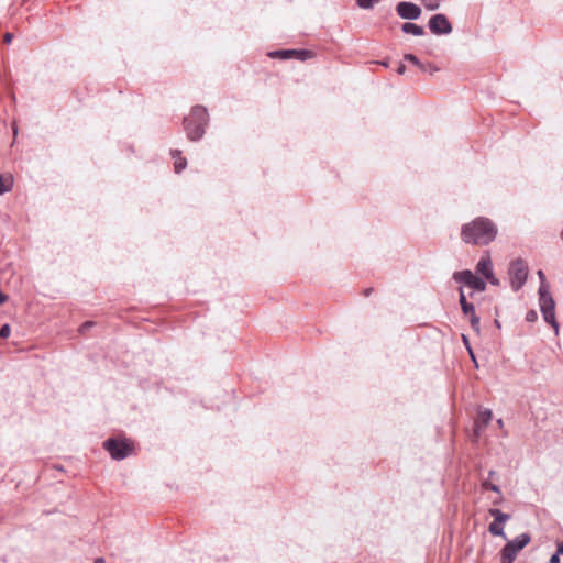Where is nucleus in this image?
I'll list each match as a JSON object with an SVG mask.
<instances>
[{"label":"nucleus","mask_w":563,"mask_h":563,"mask_svg":"<svg viewBox=\"0 0 563 563\" xmlns=\"http://www.w3.org/2000/svg\"><path fill=\"white\" fill-rule=\"evenodd\" d=\"M12 37L13 35L11 33H7L4 35V42L9 44L12 41Z\"/></svg>","instance_id":"nucleus-37"},{"label":"nucleus","mask_w":563,"mask_h":563,"mask_svg":"<svg viewBox=\"0 0 563 563\" xmlns=\"http://www.w3.org/2000/svg\"><path fill=\"white\" fill-rule=\"evenodd\" d=\"M103 449L110 454V456L115 461H121L128 457L134 446L133 443L129 439H117L109 438L103 442Z\"/></svg>","instance_id":"nucleus-4"},{"label":"nucleus","mask_w":563,"mask_h":563,"mask_svg":"<svg viewBox=\"0 0 563 563\" xmlns=\"http://www.w3.org/2000/svg\"><path fill=\"white\" fill-rule=\"evenodd\" d=\"M271 58H279L283 60L294 58L295 49H277L268 53Z\"/></svg>","instance_id":"nucleus-15"},{"label":"nucleus","mask_w":563,"mask_h":563,"mask_svg":"<svg viewBox=\"0 0 563 563\" xmlns=\"http://www.w3.org/2000/svg\"><path fill=\"white\" fill-rule=\"evenodd\" d=\"M556 554L559 555H563V541H560L558 544H556V551H555Z\"/></svg>","instance_id":"nucleus-34"},{"label":"nucleus","mask_w":563,"mask_h":563,"mask_svg":"<svg viewBox=\"0 0 563 563\" xmlns=\"http://www.w3.org/2000/svg\"><path fill=\"white\" fill-rule=\"evenodd\" d=\"M510 287L514 291L520 290L528 278V265L522 258L511 261L508 269Z\"/></svg>","instance_id":"nucleus-5"},{"label":"nucleus","mask_w":563,"mask_h":563,"mask_svg":"<svg viewBox=\"0 0 563 563\" xmlns=\"http://www.w3.org/2000/svg\"><path fill=\"white\" fill-rule=\"evenodd\" d=\"M531 537L525 532L508 541L500 550V563H514L517 554L529 544Z\"/></svg>","instance_id":"nucleus-3"},{"label":"nucleus","mask_w":563,"mask_h":563,"mask_svg":"<svg viewBox=\"0 0 563 563\" xmlns=\"http://www.w3.org/2000/svg\"><path fill=\"white\" fill-rule=\"evenodd\" d=\"M462 341L465 344V347L468 351V353L472 354V347H471L468 338L465 334H462Z\"/></svg>","instance_id":"nucleus-31"},{"label":"nucleus","mask_w":563,"mask_h":563,"mask_svg":"<svg viewBox=\"0 0 563 563\" xmlns=\"http://www.w3.org/2000/svg\"><path fill=\"white\" fill-rule=\"evenodd\" d=\"M459 302H460V306L461 308L464 306V305H468L470 302L467 301L466 299V296L464 294V290L462 287L459 288Z\"/></svg>","instance_id":"nucleus-26"},{"label":"nucleus","mask_w":563,"mask_h":563,"mask_svg":"<svg viewBox=\"0 0 563 563\" xmlns=\"http://www.w3.org/2000/svg\"><path fill=\"white\" fill-rule=\"evenodd\" d=\"M426 67H427V70H424V71L429 73L430 75H433L435 71L439 70V67L435 66L434 64H426Z\"/></svg>","instance_id":"nucleus-29"},{"label":"nucleus","mask_w":563,"mask_h":563,"mask_svg":"<svg viewBox=\"0 0 563 563\" xmlns=\"http://www.w3.org/2000/svg\"><path fill=\"white\" fill-rule=\"evenodd\" d=\"M482 488H483L484 490H492V492H495V493H497V494H499V495L501 494L500 487H499L498 485H496V484L492 483L489 478L484 479V481L482 482Z\"/></svg>","instance_id":"nucleus-20"},{"label":"nucleus","mask_w":563,"mask_h":563,"mask_svg":"<svg viewBox=\"0 0 563 563\" xmlns=\"http://www.w3.org/2000/svg\"><path fill=\"white\" fill-rule=\"evenodd\" d=\"M549 563H560V555L556 553H553L549 560Z\"/></svg>","instance_id":"nucleus-33"},{"label":"nucleus","mask_w":563,"mask_h":563,"mask_svg":"<svg viewBox=\"0 0 563 563\" xmlns=\"http://www.w3.org/2000/svg\"><path fill=\"white\" fill-rule=\"evenodd\" d=\"M485 279L494 286L499 285V279L495 277L494 272H492V277H485Z\"/></svg>","instance_id":"nucleus-30"},{"label":"nucleus","mask_w":563,"mask_h":563,"mask_svg":"<svg viewBox=\"0 0 563 563\" xmlns=\"http://www.w3.org/2000/svg\"><path fill=\"white\" fill-rule=\"evenodd\" d=\"M461 309L463 314L466 317L475 314V307L473 303L464 305Z\"/></svg>","instance_id":"nucleus-23"},{"label":"nucleus","mask_w":563,"mask_h":563,"mask_svg":"<svg viewBox=\"0 0 563 563\" xmlns=\"http://www.w3.org/2000/svg\"><path fill=\"white\" fill-rule=\"evenodd\" d=\"M471 358L473 360L474 363H476V358H475V355H474V352L472 351V354H470Z\"/></svg>","instance_id":"nucleus-43"},{"label":"nucleus","mask_w":563,"mask_h":563,"mask_svg":"<svg viewBox=\"0 0 563 563\" xmlns=\"http://www.w3.org/2000/svg\"><path fill=\"white\" fill-rule=\"evenodd\" d=\"M470 318V324H471V328L476 332V333H479L481 331V319L475 313Z\"/></svg>","instance_id":"nucleus-22"},{"label":"nucleus","mask_w":563,"mask_h":563,"mask_svg":"<svg viewBox=\"0 0 563 563\" xmlns=\"http://www.w3.org/2000/svg\"><path fill=\"white\" fill-rule=\"evenodd\" d=\"M539 305L541 313L551 312L555 309V302L553 297L551 296L549 288L547 285H541L539 287Z\"/></svg>","instance_id":"nucleus-10"},{"label":"nucleus","mask_w":563,"mask_h":563,"mask_svg":"<svg viewBox=\"0 0 563 563\" xmlns=\"http://www.w3.org/2000/svg\"><path fill=\"white\" fill-rule=\"evenodd\" d=\"M485 429L486 428L484 426H482L481 422H474L473 431H474V435L476 438H479Z\"/></svg>","instance_id":"nucleus-25"},{"label":"nucleus","mask_w":563,"mask_h":563,"mask_svg":"<svg viewBox=\"0 0 563 563\" xmlns=\"http://www.w3.org/2000/svg\"><path fill=\"white\" fill-rule=\"evenodd\" d=\"M95 325V322L92 321H86L84 322L80 328H79V332L80 333H85L87 332L90 328H92Z\"/></svg>","instance_id":"nucleus-28"},{"label":"nucleus","mask_w":563,"mask_h":563,"mask_svg":"<svg viewBox=\"0 0 563 563\" xmlns=\"http://www.w3.org/2000/svg\"><path fill=\"white\" fill-rule=\"evenodd\" d=\"M95 563H104V559L103 558H97L95 560Z\"/></svg>","instance_id":"nucleus-41"},{"label":"nucleus","mask_w":563,"mask_h":563,"mask_svg":"<svg viewBox=\"0 0 563 563\" xmlns=\"http://www.w3.org/2000/svg\"><path fill=\"white\" fill-rule=\"evenodd\" d=\"M209 124V113L206 107L197 104L190 110L189 115L183 120V126L188 140L191 142L200 141Z\"/></svg>","instance_id":"nucleus-2"},{"label":"nucleus","mask_w":563,"mask_h":563,"mask_svg":"<svg viewBox=\"0 0 563 563\" xmlns=\"http://www.w3.org/2000/svg\"><path fill=\"white\" fill-rule=\"evenodd\" d=\"M538 319V313L534 310H529L526 314L527 322H534Z\"/></svg>","instance_id":"nucleus-27"},{"label":"nucleus","mask_w":563,"mask_h":563,"mask_svg":"<svg viewBox=\"0 0 563 563\" xmlns=\"http://www.w3.org/2000/svg\"><path fill=\"white\" fill-rule=\"evenodd\" d=\"M401 31L406 34H412L415 36H422L424 34L423 27L412 22H405L401 25Z\"/></svg>","instance_id":"nucleus-12"},{"label":"nucleus","mask_w":563,"mask_h":563,"mask_svg":"<svg viewBox=\"0 0 563 563\" xmlns=\"http://www.w3.org/2000/svg\"><path fill=\"white\" fill-rule=\"evenodd\" d=\"M424 7L429 11H434L439 8V3H426Z\"/></svg>","instance_id":"nucleus-32"},{"label":"nucleus","mask_w":563,"mask_h":563,"mask_svg":"<svg viewBox=\"0 0 563 563\" xmlns=\"http://www.w3.org/2000/svg\"><path fill=\"white\" fill-rule=\"evenodd\" d=\"M372 292H373V288H366V289L364 290V296H365V297H368Z\"/></svg>","instance_id":"nucleus-38"},{"label":"nucleus","mask_w":563,"mask_h":563,"mask_svg":"<svg viewBox=\"0 0 563 563\" xmlns=\"http://www.w3.org/2000/svg\"><path fill=\"white\" fill-rule=\"evenodd\" d=\"M12 188L13 177L11 175H9L8 177H3V175L0 174V196L11 191Z\"/></svg>","instance_id":"nucleus-16"},{"label":"nucleus","mask_w":563,"mask_h":563,"mask_svg":"<svg viewBox=\"0 0 563 563\" xmlns=\"http://www.w3.org/2000/svg\"><path fill=\"white\" fill-rule=\"evenodd\" d=\"M497 232V227L490 219L478 217L462 225L461 238L467 244L487 245L495 240Z\"/></svg>","instance_id":"nucleus-1"},{"label":"nucleus","mask_w":563,"mask_h":563,"mask_svg":"<svg viewBox=\"0 0 563 563\" xmlns=\"http://www.w3.org/2000/svg\"><path fill=\"white\" fill-rule=\"evenodd\" d=\"M492 419H493L492 410L487 409V408H481L478 410L477 418L475 419L474 422H481V424L486 428L488 426V423L492 421Z\"/></svg>","instance_id":"nucleus-13"},{"label":"nucleus","mask_w":563,"mask_h":563,"mask_svg":"<svg viewBox=\"0 0 563 563\" xmlns=\"http://www.w3.org/2000/svg\"><path fill=\"white\" fill-rule=\"evenodd\" d=\"M378 64H380L384 67H388L389 66V62L388 60H380V62H378Z\"/></svg>","instance_id":"nucleus-40"},{"label":"nucleus","mask_w":563,"mask_h":563,"mask_svg":"<svg viewBox=\"0 0 563 563\" xmlns=\"http://www.w3.org/2000/svg\"><path fill=\"white\" fill-rule=\"evenodd\" d=\"M475 272L485 277H492L493 263L488 251H485L476 264Z\"/></svg>","instance_id":"nucleus-11"},{"label":"nucleus","mask_w":563,"mask_h":563,"mask_svg":"<svg viewBox=\"0 0 563 563\" xmlns=\"http://www.w3.org/2000/svg\"><path fill=\"white\" fill-rule=\"evenodd\" d=\"M497 424H498V427H499V428H503V427H504V421H503V419H498V420H497Z\"/></svg>","instance_id":"nucleus-42"},{"label":"nucleus","mask_w":563,"mask_h":563,"mask_svg":"<svg viewBox=\"0 0 563 563\" xmlns=\"http://www.w3.org/2000/svg\"><path fill=\"white\" fill-rule=\"evenodd\" d=\"M380 0H356V4L361 9H372L376 3H378Z\"/></svg>","instance_id":"nucleus-21"},{"label":"nucleus","mask_w":563,"mask_h":563,"mask_svg":"<svg viewBox=\"0 0 563 563\" xmlns=\"http://www.w3.org/2000/svg\"><path fill=\"white\" fill-rule=\"evenodd\" d=\"M542 316H543L544 321L547 323L551 324V327L554 329L555 333H558L559 332V323L555 320L554 311L543 312Z\"/></svg>","instance_id":"nucleus-17"},{"label":"nucleus","mask_w":563,"mask_h":563,"mask_svg":"<svg viewBox=\"0 0 563 563\" xmlns=\"http://www.w3.org/2000/svg\"><path fill=\"white\" fill-rule=\"evenodd\" d=\"M428 27L434 35H448L452 33L453 26L448 16L443 13H437L429 19Z\"/></svg>","instance_id":"nucleus-7"},{"label":"nucleus","mask_w":563,"mask_h":563,"mask_svg":"<svg viewBox=\"0 0 563 563\" xmlns=\"http://www.w3.org/2000/svg\"><path fill=\"white\" fill-rule=\"evenodd\" d=\"M396 13L399 18L408 21H413L420 18L422 10L421 8L410 1H400L396 4Z\"/></svg>","instance_id":"nucleus-9"},{"label":"nucleus","mask_w":563,"mask_h":563,"mask_svg":"<svg viewBox=\"0 0 563 563\" xmlns=\"http://www.w3.org/2000/svg\"><path fill=\"white\" fill-rule=\"evenodd\" d=\"M496 476H497V473H496L495 471H493V470H492V471H489V472H488V478H489V479H490V478H494V477H496Z\"/></svg>","instance_id":"nucleus-39"},{"label":"nucleus","mask_w":563,"mask_h":563,"mask_svg":"<svg viewBox=\"0 0 563 563\" xmlns=\"http://www.w3.org/2000/svg\"><path fill=\"white\" fill-rule=\"evenodd\" d=\"M537 274H538V277L541 280V285H545V275H544L543 271L540 269V271H538Z\"/></svg>","instance_id":"nucleus-35"},{"label":"nucleus","mask_w":563,"mask_h":563,"mask_svg":"<svg viewBox=\"0 0 563 563\" xmlns=\"http://www.w3.org/2000/svg\"><path fill=\"white\" fill-rule=\"evenodd\" d=\"M172 156H173V158H175L174 169L177 174H179L180 172H183L186 168L187 161H186V158L180 157V152L177 150L172 151Z\"/></svg>","instance_id":"nucleus-14"},{"label":"nucleus","mask_w":563,"mask_h":563,"mask_svg":"<svg viewBox=\"0 0 563 563\" xmlns=\"http://www.w3.org/2000/svg\"><path fill=\"white\" fill-rule=\"evenodd\" d=\"M406 65L405 64H399L398 68H397V73L399 75H404L406 73Z\"/></svg>","instance_id":"nucleus-36"},{"label":"nucleus","mask_w":563,"mask_h":563,"mask_svg":"<svg viewBox=\"0 0 563 563\" xmlns=\"http://www.w3.org/2000/svg\"><path fill=\"white\" fill-rule=\"evenodd\" d=\"M560 235H561V239L563 240V228H562V231H561Z\"/></svg>","instance_id":"nucleus-44"},{"label":"nucleus","mask_w":563,"mask_h":563,"mask_svg":"<svg viewBox=\"0 0 563 563\" xmlns=\"http://www.w3.org/2000/svg\"><path fill=\"white\" fill-rule=\"evenodd\" d=\"M452 278L456 283L464 284L475 291L482 292L486 289L485 279L476 276L471 269L454 272Z\"/></svg>","instance_id":"nucleus-6"},{"label":"nucleus","mask_w":563,"mask_h":563,"mask_svg":"<svg viewBox=\"0 0 563 563\" xmlns=\"http://www.w3.org/2000/svg\"><path fill=\"white\" fill-rule=\"evenodd\" d=\"M404 59L418 66L421 70H427L426 64L421 63L415 54L407 53L404 55Z\"/></svg>","instance_id":"nucleus-18"},{"label":"nucleus","mask_w":563,"mask_h":563,"mask_svg":"<svg viewBox=\"0 0 563 563\" xmlns=\"http://www.w3.org/2000/svg\"><path fill=\"white\" fill-rule=\"evenodd\" d=\"M313 56V53L309 49H295L294 58L305 62Z\"/></svg>","instance_id":"nucleus-19"},{"label":"nucleus","mask_w":563,"mask_h":563,"mask_svg":"<svg viewBox=\"0 0 563 563\" xmlns=\"http://www.w3.org/2000/svg\"><path fill=\"white\" fill-rule=\"evenodd\" d=\"M10 333H11L10 324L9 323L2 324L1 328H0V338L1 339H7V338H9Z\"/></svg>","instance_id":"nucleus-24"},{"label":"nucleus","mask_w":563,"mask_h":563,"mask_svg":"<svg viewBox=\"0 0 563 563\" xmlns=\"http://www.w3.org/2000/svg\"><path fill=\"white\" fill-rule=\"evenodd\" d=\"M488 512L494 518V521L488 527V531L493 536L506 539L503 525L510 519V515L503 512L498 508H490Z\"/></svg>","instance_id":"nucleus-8"}]
</instances>
